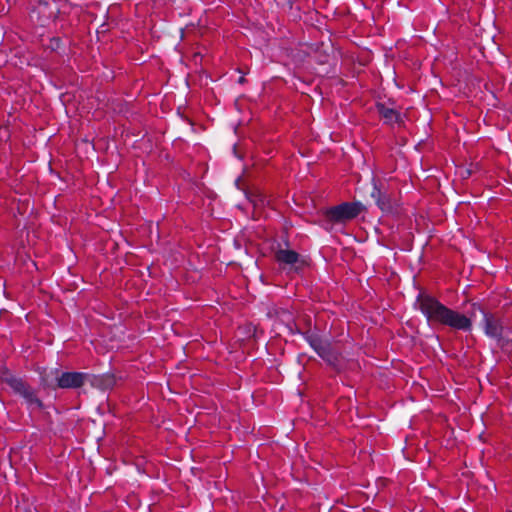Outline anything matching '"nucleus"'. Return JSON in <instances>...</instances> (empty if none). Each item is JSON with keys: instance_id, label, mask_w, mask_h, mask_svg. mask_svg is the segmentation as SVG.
<instances>
[{"instance_id": "obj_1", "label": "nucleus", "mask_w": 512, "mask_h": 512, "mask_svg": "<svg viewBox=\"0 0 512 512\" xmlns=\"http://www.w3.org/2000/svg\"><path fill=\"white\" fill-rule=\"evenodd\" d=\"M416 304L431 326L449 327L452 330L464 332L472 329L473 324L470 317L449 308L430 294L419 293Z\"/></svg>"}, {"instance_id": "obj_2", "label": "nucleus", "mask_w": 512, "mask_h": 512, "mask_svg": "<svg viewBox=\"0 0 512 512\" xmlns=\"http://www.w3.org/2000/svg\"><path fill=\"white\" fill-rule=\"evenodd\" d=\"M304 337L328 366H330L336 373L341 372V352L331 342L324 341L318 334L311 333L309 331L304 333Z\"/></svg>"}, {"instance_id": "obj_3", "label": "nucleus", "mask_w": 512, "mask_h": 512, "mask_svg": "<svg viewBox=\"0 0 512 512\" xmlns=\"http://www.w3.org/2000/svg\"><path fill=\"white\" fill-rule=\"evenodd\" d=\"M483 314L485 334L495 339L501 349L512 346V329L504 324L502 317L492 312H483Z\"/></svg>"}, {"instance_id": "obj_4", "label": "nucleus", "mask_w": 512, "mask_h": 512, "mask_svg": "<svg viewBox=\"0 0 512 512\" xmlns=\"http://www.w3.org/2000/svg\"><path fill=\"white\" fill-rule=\"evenodd\" d=\"M366 208L360 202H343L327 208L323 215L328 223H346L358 217Z\"/></svg>"}, {"instance_id": "obj_5", "label": "nucleus", "mask_w": 512, "mask_h": 512, "mask_svg": "<svg viewBox=\"0 0 512 512\" xmlns=\"http://www.w3.org/2000/svg\"><path fill=\"white\" fill-rule=\"evenodd\" d=\"M372 198L375 200L377 207L385 214L398 213V200L396 194L389 190L383 182L373 179Z\"/></svg>"}, {"instance_id": "obj_6", "label": "nucleus", "mask_w": 512, "mask_h": 512, "mask_svg": "<svg viewBox=\"0 0 512 512\" xmlns=\"http://www.w3.org/2000/svg\"><path fill=\"white\" fill-rule=\"evenodd\" d=\"M2 381L7 383L15 393L21 395L30 406L38 409L42 408L41 400L35 395L34 390L28 386L21 378H17L9 372H5Z\"/></svg>"}, {"instance_id": "obj_7", "label": "nucleus", "mask_w": 512, "mask_h": 512, "mask_svg": "<svg viewBox=\"0 0 512 512\" xmlns=\"http://www.w3.org/2000/svg\"><path fill=\"white\" fill-rule=\"evenodd\" d=\"M89 378V374L80 372H65L57 377V387L59 388H78L81 387Z\"/></svg>"}, {"instance_id": "obj_8", "label": "nucleus", "mask_w": 512, "mask_h": 512, "mask_svg": "<svg viewBox=\"0 0 512 512\" xmlns=\"http://www.w3.org/2000/svg\"><path fill=\"white\" fill-rule=\"evenodd\" d=\"M275 260L279 264L295 265L294 270L299 272L305 265V261L300 259V254L294 250L279 249L275 252Z\"/></svg>"}, {"instance_id": "obj_9", "label": "nucleus", "mask_w": 512, "mask_h": 512, "mask_svg": "<svg viewBox=\"0 0 512 512\" xmlns=\"http://www.w3.org/2000/svg\"><path fill=\"white\" fill-rule=\"evenodd\" d=\"M376 110L386 124L401 122L400 113L393 108H388L384 103H376Z\"/></svg>"}, {"instance_id": "obj_10", "label": "nucleus", "mask_w": 512, "mask_h": 512, "mask_svg": "<svg viewBox=\"0 0 512 512\" xmlns=\"http://www.w3.org/2000/svg\"><path fill=\"white\" fill-rule=\"evenodd\" d=\"M87 381H89L93 387H96V388H99L102 390L111 389L116 384L115 377L110 374L101 375V376L89 375V378L87 379Z\"/></svg>"}, {"instance_id": "obj_11", "label": "nucleus", "mask_w": 512, "mask_h": 512, "mask_svg": "<svg viewBox=\"0 0 512 512\" xmlns=\"http://www.w3.org/2000/svg\"><path fill=\"white\" fill-rule=\"evenodd\" d=\"M249 200L253 203L254 206H264L269 203L267 196L260 190H255L250 192Z\"/></svg>"}, {"instance_id": "obj_12", "label": "nucleus", "mask_w": 512, "mask_h": 512, "mask_svg": "<svg viewBox=\"0 0 512 512\" xmlns=\"http://www.w3.org/2000/svg\"><path fill=\"white\" fill-rule=\"evenodd\" d=\"M47 6H48V2H41L38 6V12L43 14L44 16H46L47 18L51 17L53 15V11H51L50 13H46V10H47Z\"/></svg>"}, {"instance_id": "obj_13", "label": "nucleus", "mask_w": 512, "mask_h": 512, "mask_svg": "<svg viewBox=\"0 0 512 512\" xmlns=\"http://www.w3.org/2000/svg\"><path fill=\"white\" fill-rule=\"evenodd\" d=\"M202 417H203V414L201 412L197 413V415L194 418V422L202 423L203 422Z\"/></svg>"}, {"instance_id": "obj_14", "label": "nucleus", "mask_w": 512, "mask_h": 512, "mask_svg": "<svg viewBox=\"0 0 512 512\" xmlns=\"http://www.w3.org/2000/svg\"><path fill=\"white\" fill-rule=\"evenodd\" d=\"M200 346L202 347V344L198 343V340L194 339V347H193L194 353H196L198 351Z\"/></svg>"}, {"instance_id": "obj_15", "label": "nucleus", "mask_w": 512, "mask_h": 512, "mask_svg": "<svg viewBox=\"0 0 512 512\" xmlns=\"http://www.w3.org/2000/svg\"><path fill=\"white\" fill-rule=\"evenodd\" d=\"M193 57H194V64H196V63H197V58H198V57H200V60H201V61H202V59H203V58H202V56H200V53L195 52V51H194Z\"/></svg>"}, {"instance_id": "obj_16", "label": "nucleus", "mask_w": 512, "mask_h": 512, "mask_svg": "<svg viewBox=\"0 0 512 512\" xmlns=\"http://www.w3.org/2000/svg\"><path fill=\"white\" fill-rule=\"evenodd\" d=\"M245 81H246L245 77H244V76H241V77L239 78V81H238V82H239L240 84H243V83H245Z\"/></svg>"}, {"instance_id": "obj_17", "label": "nucleus", "mask_w": 512, "mask_h": 512, "mask_svg": "<svg viewBox=\"0 0 512 512\" xmlns=\"http://www.w3.org/2000/svg\"><path fill=\"white\" fill-rule=\"evenodd\" d=\"M42 380H43L45 385H47V386L49 385V383L47 382V380L45 378H43Z\"/></svg>"}, {"instance_id": "obj_18", "label": "nucleus", "mask_w": 512, "mask_h": 512, "mask_svg": "<svg viewBox=\"0 0 512 512\" xmlns=\"http://www.w3.org/2000/svg\"><path fill=\"white\" fill-rule=\"evenodd\" d=\"M198 404L196 398L194 397V402H193V405L196 406Z\"/></svg>"}]
</instances>
